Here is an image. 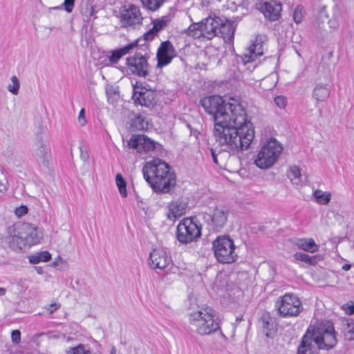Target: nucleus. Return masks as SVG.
<instances>
[{"label": "nucleus", "instance_id": "f257e3e1", "mask_svg": "<svg viewBox=\"0 0 354 354\" xmlns=\"http://www.w3.org/2000/svg\"><path fill=\"white\" fill-rule=\"evenodd\" d=\"M242 120H236L238 115L230 116L225 122L214 124V136L223 150L235 153L247 149L254 138L252 124L248 120L245 109L242 110Z\"/></svg>", "mask_w": 354, "mask_h": 354}, {"label": "nucleus", "instance_id": "f03ea898", "mask_svg": "<svg viewBox=\"0 0 354 354\" xmlns=\"http://www.w3.org/2000/svg\"><path fill=\"white\" fill-rule=\"evenodd\" d=\"M145 180L153 192L169 194L176 185V176L171 166L160 158L147 162L142 168Z\"/></svg>", "mask_w": 354, "mask_h": 354}, {"label": "nucleus", "instance_id": "7ed1b4c3", "mask_svg": "<svg viewBox=\"0 0 354 354\" xmlns=\"http://www.w3.org/2000/svg\"><path fill=\"white\" fill-rule=\"evenodd\" d=\"M337 340L333 324L322 322L317 328L309 327L302 337L297 354H313L314 349L329 350L337 344Z\"/></svg>", "mask_w": 354, "mask_h": 354}, {"label": "nucleus", "instance_id": "20e7f679", "mask_svg": "<svg viewBox=\"0 0 354 354\" xmlns=\"http://www.w3.org/2000/svg\"><path fill=\"white\" fill-rule=\"evenodd\" d=\"M199 104L207 114L213 117L214 124L223 123L225 120L236 114L238 118L235 120H242L241 113L244 108L234 98L226 102L219 95H210L201 98Z\"/></svg>", "mask_w": 354, "mask_h": 354}, {"label": "nucleus", "instance_id": "39448f33", "mask_svg": "<svg viewBox=\"0 0 354 354\" xmlns=\"http://www.w3.org/2000/svg\"><path fill=\"white\" fill-rule=\"evenodd\" d=\"M214 316V310L209 307L192 312L189 317L191 330L200 335H209L216 332L220 327Z\"/></svg>", "mask_w": 354, "mask_h": 354}, {"label": "nucleus", "instance_id": "423d86ee", "mask_svg": "<svg viewBox=\"0 0 354 354\" xmlns=\"http://www.w3.org/2000/svg\"><path fill=\"white\" fill-rule=\"evenodd\" d=\"M282 150V145L275 138H270L258 153L254 160L256 165L263 169L270 168L277 161Z\"/></svg>", "mask_w": 354, "mask_h": 354}, {"label": "nucleus", "instance_id": "0eeeda50", "mask_svg": "<svg viewBox=\"0 0 354 354\" xmlns=\"http://www.w3.org/2000/svg\"><path fill=\"white\" fill-rule=\"evenodd\" d=\"M274 309L283 318L297 317L304 310L301 300L292 293L279 297L275 301Z\"/></svg>", "mask_w": 354, "mask_h": 354}, {"label": "nucleus", "instance_id": "6e6552de", "mask_svg": "<svg viewBox=\"0 0 354 354\" xmlns=\"http://www.w3.org/2000/svg\"><path fill=\"white\" fill-rule=\"evenodd\" d=\"M215 258L221 263H232L236 261L234 241L228 236H218L213 242Z\"/></svg>", "mask_w": 354, "mask_h": 354}, {"label": "nucleus", "instance_id": "1a4fd4ad", "mask_svg": "<svg viewBox=\"0 0 354 354\" xmlns=\"http://www.w3.org/2000/svg\"><path fill=\"white\" fill-rule=\"evenodd\" d=\"M201 236V226L192 218H185L179 223L176 229V238L181 243L196 241Z\"/></svg>", "mask_w": 354, "mask_h": 354}, {"label": "nucleus", "instance_id": "9d476101", "mask_svg": "<svg viewBox=\"0 0 354 354\" xmlns=\"http://www.w3.org/2000/svg\"><path fill=\"white\" fill-rule=\"evenodd\" d=\"M228 211L224 207H216L209 213H205L203 218L209 228L214 232H220L226 225Z\"/></svg>", "mask_w": 354, "mask_h": 354}, {"label": "nucleus", "instance_id": "9b49d317", "mask_svg": "<svg viewBox=\"0 0 354 354\" xmlns=\"http://www.w3.org/2000/svg\"><path fill=\"white\" fill-rule=\"evenodd\" d=\"M146 55L147 53L142 55L141 53H136L127 59L128 68L132 74L140 77H146L149 75L150 66Z\"/></svg>", "mask_w": 354, "mask_h": 354}, {"label": "nucleus", "instance_id": "f8f14e48", "mask_svg": "<svg viewBox=\"0 0 354 354\" xmlns=\"http://www.w3.org/2000/svg\"><path fill=\"white\" fill-rule=\"evenodd\" d=\"M266 38L264 35H258L253 44L241 56L244 64L254 62L264 53L263 44Z\"/></svg>", "mask_w": 354, "mask_h": 354}, {"label": "nucleus", "instance_id": "ddd939ff", "mask_svg": "<svg viewBox=\"0 0 354 354\" xmlns=\"http://www.w3.org/2000/svg\"><path fill=\"white\" fill-rule=\"evenodd\" d=\"M32 153L38 162L46 165L50 153L48 140L41 136L38 137L32 145Z\"/></svg>", "mask_w": 354, "mask_h": 354}, {"label": "nucleus", "instance_id": "4468645a", "mask_svg": "<svg viewBox=\"0 0 354 354\" xmlns=\"http://www.w3.org/2000/svg\"><path fill=\"white\" fill-rule=\"evenodd\" d=\"M143 17L140 8L135 5H129V8L120 13V21L124 26L136 27L142 24Z\"/></svg>", "mask_w": 354, "mask_h": 354}, {"label": "nucleus", "instance_id": "2eb2a0df", "mask_svg": "<svg viewBox=\"0 0 354 354\" xmlns=\"http://www.w3.org/2000/svg\"><path fill=\"white\" fill-rule=\"evenodd\" d=\"M176 56V50L171 42L169 40L162 42L156 53L157 66L162 68L169 64Z\"/></svg>", "mask_w": 354, "mask_h": 354}, {"label": "nucleus", "instance_id": "dca6fc26", "mask_svg": "<svg viewBox=\"0 0 354 354\" xmlns=\"http://www.w3.org/2000/svg\"><path fill=\"white\" fill-rule=\"evenodd\" d=\"M127 145L138 153L149 152L155 149L156 142L144 135H133Z\"/></svg>", "mask_w": 354, "mask_h": 354}, {"label": "nucleus", "instance_id": "f3484780", "mask_svg": "<svg viewBox=\"0 0 354 354\" xmlns=\"http://www.w3.org/2000/svg\"><path fill=\"white\" fill-rule=\"evenodd\" d=\"M132 98L135 103L149 108L153 107L156 104L157 93L146 88H141L140 91L134 89Z\"/></svg>", "mask_w": 354, "mask_h": 354}, {"label": "nucleus", "instance_id": "a211bd4d", "mask_svg": "<svg viewBox=\"0 0 354 354\" xmlns=\"http://www.w3.org/2000/svg\"><path fill=\"white\" fill-rule=\"evenodd\" d=\"M171 262V258L162 249H154L149 255V265L153 269H165Z\"/></svg>", "mask_w": 354, "mask_h": 354}, {"label": "nucleus", "instance_id": "6ab92c4d", "mask_svg": "<svg viewBox=\"0 0 354 354\" xmlns=\"http://www.w3.org/2000/svg\"><path fill=\"white\" fill-rule=\"evenodd\" d=\"M20 227L24 238L26 239V243L29 245L41 242V240L43 239V233L37 226L29 223H24Z\"/></svg>", "mask_w": 354, "mask_h": 354}, {"label": "nucleus", "instance_id": "aec40b11", "mask_svg": "<svg viewBox=\"0 0 354 354\" xmlns=\"http://www.w3.org/2000/svg\"><path fill=\"white\" fill-rule=\"evenodd\" d=\"M203 24V37L212 39L217 36L219 26L222 25V19L218 17H208L201 21Z\"/></svg>", "mask_w": 354, "mask_h": 354}, {"label": "nucleus", "instance_id": "412c9836", "mask_svg": "<svg viewBox=\"0 0 354 354\" xmlns=\"http://www.w3.org/2000/svg\"><path fill=\"white\" fill-rule=\"evenodd\" d=\"M187 207V203L182 198L171 201L167 205V218L171 221H175L185 214Z\"/></svg>", "mask_w": 354, "mask_h": 354}, {"label": "nucleus", "instance_id": "4be33fe9", "mask_svg": "<svg viewBox=\"0 0 354 354\" xmlns=\"http://www.w3.org/2000/svg\"><path fill=\"white\" fill-rule=\"evenodd\" d=\"M281 10V4L275 1L265 2L263 6V12L265 17L273 21L279 19Z\"/></svg>", "mask_w": 354, "mask_h": 354}, {"label": "nucleus", "instance_id": "5701e85b", "mask_svg": "<svg viewBox=\"0 0 354 354\" xmlns=\"http://www.w3.org/2000/svg\"><path fill=\"white\" fill-rule=\"evenodd\" d=\"M169 21L170 20L167 16H165L160 19H156L153 20V28L144 34V39H142V41H151L159 31L167 26Z\"/></svg>", "mask_w": 354, "mask_h": 354}, {"label": "nucleus", "instance_id": "b1692460", "mask_svg": "<svg viewBox=\"0 0 354 354\" xmlns=\"http://www.w3.org/2000/svg\"><path fill=\"white\" fill-rule=\"evenodd\" d=\"M234 31L235 27L234 21L227 20L226 22L224 23L222 21V25L219 26L216 37H222L226 43H231L234 39Z\"/></svg>", "mask_w": 354, "mask_h": 354}, {"label": "nucleus", "instance_id": "393cba45", "mask_svg": "<svg viewBox=\"0 0 354 354\" xmlns=\"http://www.w3.org/2000/svg\"><path fill=\"white\" fill-rule=\"evenodd\" d=\"M142 41V39H139L136 40V41L131 43L123 48L112 50L111 55L109 56V60L111 64H117L120 59L125 55L126 54L129 53V51L134 48L137 46H143L145 44H140Z\"/></svg>", "mask_w": 354, "mask_h": 354}, {"label": "nucleus", "instance_id": "a878e982", "mask_svg": "<svg viewBox=\"0 0 354 354\" xmlns=\"http://www.w3.org/2000/svg\"><path fill=\"white\" fill-rule=\"evenodd\" d=\"M6 241L13 250H22L26 246L29 245V244L26 243V239L24 238L20 226L18 227L17 233L10 234L6 238Z\"/></svg>", "mask_w": 354, "mask_h": 354}, {"label": "nucleus", "instance_id": "bb28decb", "mask_svg": "<svg viewBox=\"0 0 354 354\" xmlns=\"http://www.w3.org/2000/svg\"><path fill=\"white\" fill-rule=\"evenodd\" d=\"M330 88L328 84H317L315 87L313 96L317 102H325L329 97Z\"/></svg>", "mask_w": 354, "mask_h": 354}, {"label": "nucleus", "instance_id": "cd10ccee", "mask_svg": "<svg viewBox=\"0 0 354 354\" xmlns=\"http://www.w3.org/2000/svg\"><path fill=\"white\" fill-rule=\"evenodd\" d=\"M260 319L265 335L269 337L274 331V318L269 312L264 311L262 313Z\"/></svg>", "mask_w": 354, "mask_h": 354}, {"label": "nucleus", "instance_id": "c85d7f7f", "mask_svg": "<svg viewBox=\"0 0 354 354\" xmlns=\"http://www.w3.org/2000/svg\"><path fill=\"white\" fill-rule=\"evenodd\" d=\"M185 33L194 39H200L202 37H203V24L201 21L192 23L187 29L185 30Z\"/></svg>", "mask_w": 354, "mask_h": 354}, {"label": "nucleus", "instance_id": "c756f323", "mask_svg": "<svg viewBox=\"0 0 354 354\" xmlns=\"http://www.w3.org/2000/svg\"><path fill=\"white\" fill-rule=\"evenodd\" d=\"M296 244L299 249L311 253L317 252L319 249V245L313 239H299Z\"/></svg>", "mask_w": 354, "mask_h": 354}, {"label": "nucleus", "instance_id": "7c9ffc66", "mask_svg": "<svg viewBox=\"0 0 354 354\" xmlns=\"http://www.w3.org/2000/svg\"><path fill=\"white\" fill-rule=\"evenodd\" d=\"M287 176L290 181L295 185H301L303 183V178L301 174L300 169L295 165L290 167L287 172Z\"/></svg>", "mask_w": 354, "mask_h": 354}, {"label": "nucleus", "instance_id": "2f4dec72", "mask_svg": "<svg viewBox=\"0 0 354 354\" xmlns=\"http://www.w3.org/2000/svg\"><path fill=\"white\" fill-rule=\"evenodd\" d=\"M148 127V122L145 118L139 114L131 119V129L132 131L144 130Z\"/></svg>", "mask_w": 354, "mask_h": 354}, {"label": "nucleus", "instance_id": "473e14b6", "mask_svg": "<svg viewBox=\"0 0 354 354\" xmlns=\"http://www.w3.org/2000/svg\"><path fill=\"white\" fill-rule=\"evenodd\" d=\"M51 259V254L48 251H42L29 257V261L32 264L39 262H47Z\"/></svg>", "mask_w": 354, "mask_h": 354}, {"label": "nucleus", "instance_id": "72a5a7b5", "mask_svg": "<svg viewBox=\"0 0 354 354\" xmlns=\"http://www.w3.org/2000/svg\"><path fill=\"white\" fill-rule=\"evenodd\" d=\"M313 196L319 204L326 205L331 198V194L327 192H323L321 189H316L313 192Z\"/></svg>", "mask_w": 354, "mask_h": 354}, {"label": "nucleus", "instance_id": "f704fd0d", "mask_svg": "<svg viewBox=\"0 0 354 354\" xmlns=\"http://www.w3.org/2000/svg\"><path fill=\"white\" fill-rule=\"evenodd\" d=\"M165 0H140L143 8L150 10L156 11L163 4Z\"/></svg>", "mask_w": 354, "mask_h": 354}, {"label": "nucleus", "instance_id": "c9c22d12", "mask_svg": "<svg viewBox=\"0 0 354 354\" xmlns=\"http://www.w3.org/2000/svg\"><path fill=\"white\" fill-rule=\"evenodd\" d=\"M115 183L116 185L118 188L119 192L122 197L127 196V183L123 178L121 174L118 173L115 176Z\"/></svg>", "mask_w": 354, "mask_h": 354}, {"label": "nucleus", "instance_id": "e433bc0d", "mask_svg": "<svg viewBox=\"0 0 354 354\" xmlns=\"http://www.w3.org/2000/svg\"><path fill=\"white\" fill-rule=\"evenodd\" d=\"M293 257L295 260L306 263L311 266H314L317 263L315 257H310L306 253L296 252L294 254Z\"/></svg>", "mask_w": 354, "mask_h": 354}, {"label": "nucleus", "instance_id": "4c0bfd02", "mask_svg": "<svg viewBox=\"0 0 354 354\" xmlns=\"http://www.w3.org/2000/svg\"><path fill=\"white\" fill-rule=\"evenodd\" d=\"M345 337L348 341L354 340V322L352 319L346 320L344 326Z\"/></svg>", "mask_w": 354, "mask_h": 354}, {"label": "nucleus", "instance_id": "58836bf2", "mask_svg": "<svg viewBox=\"0 0 354 354\" xmlns=\"http://www.w3.org/2000/svg\"><path fill=\"white\" fill-rule=\"evenodd\" d=\"M66 354H92L89 349L84 344H79L77 346L71 348Z\"/></svg>", "mask_w": 354, "mask_h": 354}, {"label": "nucleus", "instance_id": "ea45409f", "mask_svg": "<svg viewBox=\"0 0 354 354\" xmlns=\"http://www.w3.org/2000/svg\"><path fill=\"white\" fill-rule=\"evenodd\" d=\"M304 8L301 6H297L293 12V20L296 24H299L304 17Z\"/></svg>", "mask_w": 354, "mask_h": 354}, {"label": "nucleus", "instance_id": "a19ab883", "mask_svg": "<svg viewBox=\"0 0 354 354\" xmlns=\"http://www.w3.org/2000/svg\"><path fill=\"white\" fill-rule=\"evenodd\" d=\"M11 81L13 85H8V89L12 94L17 95L19 89V82L16 76H12L11 78Z\"/></svg>", "mask_w": 354, "mask_h": 354}, {"label": "nucleus", "instance_id": "79ce46f5", "mask_svg": "<svg viewBox=\"0 0 354 354\" xmlns=\"http://www.w3.org/2000/svg\"><path fill=\"white\" fill-rule=\"evenodd\" d=\"M274 102L275 103V104L280 109H283L286 107V104H287V101H286V97H284L282 95H279V96H277L274 99Z\"/></svg>", "mask_w": 354, "mask_h": 354}, {"label": "nucleus", "instance_id": "37998d69", "mask_svg": "<svg viewBox=\"0 0 354 354\" xmlns=\"http://www.w3.org/2000/svg\"><path fill=\"white\" fill-rule=\"evenodd\" d=\"M28 212V207L25 205H21L15 209V213L18 217H21L26 214Z\"/></svg>", "mask_w": 354, "mask_h": 354}, {"label": "nucleus", "instance_id": "c03bdc74", "mask_svg": "<svg viewBox=\"0 0 354 354\" xmlns=\"http://www.w3.org/2000/svg\"><path fill=\"white\" fill-rule=\"evenodd\" d=\"M11 338L13 343L18 344L21 340V333L19 330H14L11 333Z\"/></svg>", "mask_w": 354, "mask_h": 354}, {"label": "nucleus", "instance_id": "a18cd8bd", "mask_svg": "<svg viewBox=\"0 0 354 354\" xmlns=\"http://www.w3.org/2000/svg\"><path fill=\"white\" fill-rule=\"evenodd\" d=\"M75 0H64L63 3L64 9L67 12H71L74 6Z\"/></svg>", "mask_w": 354, "mask_h": 354}, {"label": "nucleus", "instance_id": "49530a36", "mask_svg": "<svg viewBox=\"0 0 354 354\" xmlns=\"http://www.w3.org/2000/svg\"><path fill=\"white\" fill-rule=\"evenodd\" d=\"M78 122L82 127L86 125V124L87 122L86 117H85L84 109H82L80 111V113L78 115Z\"/></svg>", "mask_w": 354, "mask_h": 354}, {"label": "nucleus", "instance_id": "de8ad7c7", "mask_svg": "<svg viewBox=\"0 0 354 354\" xmlns=\"http://www.w3.org/2000/svg\"><path fill=\"white\" fill-rule=\"evenodd\" d=\"M80 158L81 159L86 162L88 160L89 156L86 151L83 150V147L82 146H80Z\"/></svg>", "mask_w": 354, "mask_h": 354}, {"label": "nucleus", "instance_id": "09e8293b", "mask_svg": "<svg viewBox=\"0 0 354 354\" xmlns=\"http://www.w3.org/2000/svg\"><path fill=\"white\" fill-rule=\"evenodd\" d=\"M60 307V304H51L47 308V310L49 311L50 314L53 313L55 310H57Z\"/></svg>", "mask_w": 354, "mask_h": 354}, {"label": "nucleus", "instance_id": "8fccbe9b", "mask_svg": "<svg viewBox=\"0 0 354 354\" xmlns=\"http://www.w3.org/2000/svg\"><path fill=\"white\" fill-rule=\"evenodd\" d=\"M59 263H65L64 261L61 257H58L57 259L53 262V266L57 267Z\"/></svg>", "mask_w": 354, "mask_h": 354}, {"label": "nucleus", "instance_id": "3c124183", "mask_svg": "<svg viewBox=\"0 0 354 354\" xmlns=\"http://www.w3.org/2000/svg\"><path fill=\"white\" fill-rule=\"evenodd\" d=\"M328 24L330 25V27L333 28V29H335L337 27V23L335 20H330L328 21Z\"/></svg>", "mask_w": 354, "mask_h": 354}, {"label": "nucleus", "instance_id": "603ef678", "mask_svg": "<svg viewBox=\"0 0 354 354\" xmlns=\"http://www.w3.org/2000/svg\"><path fill=\"white\" fill-rule=\"evenodd\" d=\"M351 268V264H348V263H346L344 264L343 266H342V269L345 271H347L348 270H350Z\"/></svg>", "mask_w": 354, "mask_h": 354}, {"label": "nucleus", "instance_id": "864d4df0", "mask_svg": "<svg viewBox=\"0 0 354 354\" xmlns=\"http://www.w3.org/2000/svg\"><path fill=\"white\" fill-rule=\"evenodd\" d=\"M6 290L4 288H0V296H3L6 294Z\"/></svg>", "mask_w": 354, "mask_h": 354}, {"label": "nucleus", "instance_id": "5fc2aeb1", "mask_svg": "<svg viewBox=\"0 0 354 354\" xmlns=\"http://www.w3.org/2000/svg\"><path fill=\"white\" fill-rule=\"evenodd\" d=\"M6 189V186L0 181V192Z\"/></svg>", "mask_w": 354, "mask_h": 354}, {"label": "nucleus", "instance_id": "6e6d98bb", "mask_svg": "<svg viewBox=\"0 0 354 354\" xmlns=\"http://www.w3.org/2000/svg\"><path fill=\"white\" fill-rule=\"evenodd\" d=\"M110 354H116V348H115V346H113L111 348Z\"/></svg>", "mask_w": 354, "mask_h": 354}, {"label": "nucleus", "instance_id": "4d7b16f0", "mask_svg": "<svg viewBox=\"0 0 354 354\" xmlns=\"http://www.w3.org/2000/svg\"><path fill=\"white\" fill-rule=\"evenodd\" d=\"M243 320V317L242 316L241 317H237L236 319V323L238 324L240 322H241Z\"/></svg>", "mask_w": 354, "mask_h": 354}, {"label": "nucleus", "instance_id": "13d9d810", "mask_svg": "<svg viewBox=\"0 0 354 354\" xmlns=\"http://www.w3.org/2000/svg\"><path fill=\"white\" fill-rule=\"evenodd\" d=\"M349 310H350V313L351 314L354 313V305L351 306L350 308H349Z\"/></svg>", "mask_w": 354, "mask_h": 354}, {"label": "nucleus", "instance_id": "bf43d9fd", "mask_svg": "<svg viewBox=\"0 0 354 354\" xmlns=\"http://www.w3.org/2000/svg\"><path fill=\"white\" fill-rule=\"evenodd\" d=\"M212 156H213V160H214V162L217 163V158H216V156L214 155V153L212 152Z\"/></svg>", "mask_w": 354, "mask_h": 354}]
</instances>
